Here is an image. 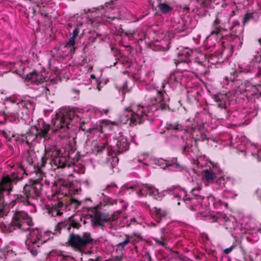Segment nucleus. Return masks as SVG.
I'll return each mask as SVG.
<instances>
[{
  "mask_svg": "<svg viewBox=\"0 0 261 261\" xmlns=\"http://www.w3.org/2000/svg\"><path fill=\"white\" fill-rule=\"evenodd\" d=\"M24 172L23 168L18 167L16 172L12 170L11 171L10 176H3L0 182V191L10 192L11 190L12 182L21 179ZM41 189L42 185L38 182L32 185H26L23 188L24 195H17L16 197L14 196L11 201H6L0 192V217L7 215L9 213L10 206H13L17 203H18L19 205L33 206L34 204L31 200L39 196Z\"/></svg>",
  "mask_w": 261,
  "mask_h": 261,
  "instance_id": "1",
  "label": "nucleus"
},
{
  "mask_svg": "<svg viewBox=\"0 0 261 261\" xmlns=\"http://www.w3.org/2000/svg\"><path fill=\"white\" fill-rule=\"evenodd\" d=\"M169 98L165 92L153 88L147 92L143 105H132L126 109L121 121L124 123L136 125L142 123L147 117L159 109L164 110L168 107Z\"/></svg>",
  "mask_w": 261,
  "mask_h": 261,
  "instance_id": "2",
  "label": "nucleus"
},
{
  "mask_svg": "<svg viewBox=\"0 0 261 261\" xmlns=\"http://www.w3.org/2000/svg\"><path fill=\"white\" fill-rule=\"evenodd\" d=\"M109 111V108H106L102 110L92 109L81 114L73 111H68L64 109L60 110L57 113L55 118L52 120V129L54 131L63 132L69 127L70 123L73 124L78 122L83 124L87 123L88 121L82 120V119H85L87 117H88V119H90L93 112L100 114H107Z\"/></svg>",
  "mask_w": 261,
  "mask_h": 261,
  "instance_id": "3",
  "label": "nucleus"
},
{
  "mask_svg": "<svg viewBox=\"0 0 261 261\" xmlns=\"http://www.w3.org/2000/svg\"><path fill=\"white\" fill-rule=\"evenodd\" d=\"M233 14H225V13H219L217 16L216 20L213 22L214 29L211 31L210 36L206 39V44H207L208 39L211 36L218 35L222 31H231V36L236 37L240 40L242 38L243 29L240 25L238 21H234L232 25H230L229 20L231 16Z\"/></svg>",
  "mask_w": 261,
  "mask_h": 261,
  "instance_id": "4",
  "label": "nucleus"
},
{
  "mask_svg": "<svg viewBox=\"0 0 261 261\" xmlns=\"http://www.w3.org/2000/svg\"><path fill=\"white\" fill-rule=\"evenodd\" d=\"M202 186L198 185L197 188H194L192 191L193 197H188L186 191L178 186H174L169 189V193L176 198H179L184 202L188 207L194 211H197L199 213H202L203 206H206V204H203V197L199 196L196 191H199L201 189Z\"/></svg>",
  "mask_w": 261,
  "mask_h": 261,
  "instance_id": "5",
  "label": "nucleus"
},
{
  "mask_svg": "<svg viewBox=\"0 0 261 261\" xmlns=\"http://www.w3.org/2000/svg\"><path fill=\"white\" fill-rule=\"evenodd\" d=\"M106 144H109L112 150L116 153H121L126 151L129 148L127 139L124 137L121 132H119L112 138H110L107 143L95 142L92 148V152L95 154H98L102 152L105 149Z\"/></svg>",
  "mask_w": 261,
  "mask_h": 261,
  "instance_id": "6",
  "label": "nucleus"
},
{
  "mask_svg": "<svg viewBox=\"0 0 261 261\" xmlns=\"http://www.w3.org/2000/svg\"><path fill=\"white\" fill-rule=\"evenodd\" d=\"M53 233L50 231L42 232L38 228L30 230L25 242L26 247L32 255L36 256L38 254V250L40 246L50 238H53Z\"/></svg>",
  "mask_w": 261,
  "mask_h": 261,
  "instance_id": "7",
  "label": "nucleus"
},
{
  "mask_svg": "<svg viewBox=\"0 0 261 261\" xmlns=\"http://www.w3.org/2000/svg\"><path fill=\"white\" fill-rule=\"evenodd\" d=\"M33 222L31 218L23 210L16 209L10 223L5 224L6 231L12 232L16 228L21 231L30 229Z\"/></svg>",
  "mask_w": 261,
  "mask_h": 261,
  "instance_id": "8",
  "label": "nucleus"
},
{
  "mask_svg": "<svg viewBox=\"0 0 261 261\" xmlns=\"http://www.w3.org/2000/svg\"><path fill=\"white\" fill-rule=\"evenodd\" d=\"M10 101L14 104V108L16 110L13 113L15 118L25 119V115H30L35 109V103L30 99H22L19 97H13L10 98Z\"/></svg>",
  "mask_w": 261,
  "mask_h": 261,
  "instance_id": "9",
  "label": "nucleus"
},
{
  "mask_svg": "<svg viewBox=\"0 0 261 261\" xmlns=\"http://www.w3.org/2000/svg\"><path fill=\"white\" fill-rule=\"evenodd\" d=\"M132 190L136 191L139 196L149 195L157 200H161L165 196V191L159 192V190L153 186L147 184H135L127 185L123 188V190Z\"/></svg>",
  "mask_w": 261,
  "mask_h": 261,
  "instance_id": "10",
  "label": "nucleus"
},
{
  "mask_svg": "<svg viewBox=\"0 0 261 261\" xmlns=\"http://www.w3.org/2000/svg\"><path fill=\"white\" fill-rule=\"evenodd\" d=\"M58 153L57 150H49L45 147V154L42 158L43 162L45 165L49 166L51 169L54 170L66 166L69 167L70 164L66 162V159L64 156H57Z\"/></svg>",
  "mask_w": 261,
  "mask_h": 261,
  "instance_id": "11",
  "label": "nucleus"
},
{
  "mask_svg": "<svg viewBox=\"0 0 261 261\" xmlns=\"http://www.w3.org/2000/svg\"><path fill=\"white\" fill-rule=\"evenodd\" d=\"M50 129V125L41 120L37 125L31 127L29 133H27L26 136L22 135V141L29 145L36 140L37 136L46 138Z\"/></svg>",
  "mask_w": 261,
  "mask_h": 261,
  "instance_id": "12",
  "label": "nucleus"
},
{
  "mask_svg": "<svg viewBox=\"0 0 261 261\" xmlns=\"http://www.w3.org/2000/svg\"><path fill=\"white\" fill-rule=\"evenodd\" d=\"M207 63L206 55L201 53H198L195 58L187 63L189 69L188 71L191 73V78L192 74L204 75L207 73L208 68L206 66Z\"/></svg>",
  "mask_w": 261,
  "mask_h": 261,
  "instance_id": "13",
  "label": "nucleus"
},
{
  "mask_svg": "<svg viewBox=\"0 0 261 261\" xmlns=\"http://www.w3.org/2000/svg\"><path fill=\"white\" fill-rule=\"evenodd\" d=\"M101 16L99 15L94 18L93 21L98 23L110 22L119 16L118 8L116 7L113 2L106 3L102 7Z\"/></svg>",
  "mask_w": 261,
  "mask_h": 261,
  "instance_id": "14",
  "label": "nucleus"
},
{
  "mask_svg": "<svg viewBox=\"0 0 261 261\" xmlns=\"http://www.w3.org/2000/svg\"><path fill=\"white\" fill-rule=\"evenodd\" d=\"M92 239L89 233L85 232L82 236L71 234L68 239L69 245L74 249L82 251L87 244L91 243Z\"/></svg>",
  "mask_w": 261,
  "mask_h": 261,
  "instance_id": "15",
  "label": "nucleus"
},
{
  "mask_svg": "<svg viewBox=\"0 0 261 261\" xmlns=\"http://www.w3.org/2000/svg\"><path fill=\"white\" fill-rule=\"evenodd\" d=\"M191 73L186 69L184 71H175L171 73L168 83L172 87H176L178 85H186L191 80Z\"/></svg>",
  "mask_w": 261,
  "mask_h": 261,
  "instance_id": "16",
  "label": "nucleus"
},
{
  "mask_svg": "<svg viewBox=\"0 0 261 261\" xmlns=\"http://www.w3.org/2000/svg\"><path fill=\"white\" fill-rule=\"evenodd\" d=\"M48 73L44 70L40 72L33 71L27 75L26 80L33 84L38 85L48 80Z\"/></svg>",
  "mask_w": 261,
  "mask_h": 261,
  "instance_id": "17",
  "label": "nucleus"
},
{
  "mask_svg": "<svg viewBox=\"0 0 261 261\" xmlns=\"http://www.w3.org/2000/svg\"><path fill=\"white\" fill-rule=\"evenodd\" d=\"M216 221L218 223L225 225L226 229L231 230L234 228L236 221L234 217H227L225 214H219L216 216Z\"/></svg>",
  "mask_w": 261,
  "mask_h": 261,
  "instance_id": "18",
  "label": "nucleus"
},
{
  "mask_svg": "<svg viewBox=\"0 0 261 261\" xmlns=\"http://www.w3.org/2000/svg\"><path fill=\"white\" fill-rule=\"evenodd\" d=\"M187 87V97L191 102H197L200 96L201 88L197 86L190 87L189 83L186 85Z\"/></svg>",
  "mask_w": 261,
  "mask_h": 261,
  "instance_id": "19",
  "label": "nucleus"
},
{
  "mask_svg": "<svg viewBox=\"0 0 261 261\" xmlns=\"http://www.w3.org/2000/svg\"><path fill=\"white\" fill-rule=\"evenodd\" d=\"M212 166V169H206L203 170L204 179L206 182L205 183L206 186H208L209 184H214L216 179L218 177L216 175V172L218 168L217 164L214 165L213 163Z\"/></svg>",
  "mask_w": 261,
  "mask_h": 261,
  "instance_id": "20",
  "label": "nucleus"
},
{
  "mask_svg": "<svg viewBox=\"0 0 261 261\" xmlns=\"http://www.w3.org/2000/svg\"><path fill=\"white\" fill-rule=\"evenodd\" d=\"M214 184L216 189H222L227 186H232L233 184V180L228 176L223 175L218 177Z\"/></svg>",
  "mask_w": 261,
  "mask_h": 261,
  "instance_id": "21",
  "label": "nucleus"
},
{
  "mask_svg": "<svg viewBox=\"0 0 261 261\" xmlns=\"http://www.w3.org/2000/svg\"><path fill=\"white\" fill-rule=\"evenodd\" d=\"M91 221L93 226H103L107 223L108 219L106 216L101 213H96L91 216Z\"/></svg>",
  "mask_w": 261,
  "mask_h": 261,
  "instance_id": "22",
  "label": "nucleus"
},
{
  "mask_svg": "<svg viewBox=\"0 0 261 261\" xmlns=\"http://www.w3.org/2000/svg\"><path fill=\"white\" fill-rule=\"evenodd\" d=\"M202 202H203V204H206L207 205L206 206H203V210L206 208L207 207L217 208L221 206L222 204L225 205H226V203H222L219 199L216 198L212 195H210L207 197V202H205V201Z\"/></svg>",
  "mask_w": 261,
  "mask_h": 261,
  "instance_id": "23",
  "label": "nucleus"
},
{
  "mask_svg": "<svg viewBox=\"0 0 261 261\" xmlns=\"http://www.w3.org/2000/svg\"><path fill=\"white\" fill-rule=\"evenodd\" d=\"M194 54L193 51L188 48H186L178 53V57L175 63L176 65L182 63H188L187 59Z\"/></svg>",
  "mask_w": 261,
  "mask_h": 261,
  "instance_id": "24",
  "label": "nucleus"
},
{
  "mask_svg": "<svg viewBox=\"0 0 261 261\" xmlns=\"http://www.w3.org/2000/svg\"><path fill=\"white\" fill-rule=\"evenodd\" d=\"M194 54L193 51L188 48H186L178 53V57L175 63L176 65L182 63H188L187 59Z\"/></svg>",
  "mask_w": 261,
  "mask_h": 261,
  "instance_id": "25",
  "label": "nucleus"
},
{
  "mask_svg": "<svg viewBox=\"0 0 261 261\" xmlns=\"http://www.w3.org/2000/svg\"><path fill=\"white\" fill-rule=\"evenodd\" d=\"M167 213L165 211L157 207H154L153 209L152 216L154 218H156L158 223H159L162 218L166 216Z\"/></svg>",
  "mask_w": 261,
  "mask_h": 261,
  "instance_id": "26",
  "label": "nucleus"
},
{
  "mask_svg": "<svg viewBox=\"0 0 261 261\" xmlns=\"http://www.w3.org/2000/svg\"><path fill=\"white\" fill-rule=\"evenodd\" d=\"M79 33V30L78 28L75 29L72 33V37L70 38L69 41L67 42L66 47H69L70 48V51H72V50H74V48H72V47L74 46L75 44V39L76 37H77L78 34Z\"/></svg>",
  "mask_w": 261,
  "mask_h": 261,
  "instance_id": "27",
  "label": "nucleus"
},
{
  "mask_svg": "<svg viewBox=\"0 0 261 261\" xmlns=\"http://www.w3.org/2000/svg\"><path fill=\"white\" fill-rule=\"evenodd\" d=\"M118 123L115 121H111L109 120H103L101 122V127L102 128H108L111 130L114 127L117 126Z\"/></svg>",
  "mask_w": 261,
  "mask_h": 261,
  "instance_id": "28",
  "label": "nucleus"
},
{
  "mask_svg": "<svg viewBox=\"0 0 261 261\" xmlns=\"http://www.w3.org/2000/svg\"><path fill=\"white\" fill-rule=\"evenodd\" d=\"M158 7L159 9L164 13H167L172 10V8L165 3H161L159 4Z\"/></svg>",
  "mask_w": 261,
  "mask_h": 261,
  "instance_id": "29",
  "label": "nucleus"
},
{
  "mask_svg": "<svg viewBox=\"0 0 261 261\" xmlns=\"http://www.w3.org/2000/svg\"><path fill=\"white\" fill-rule=\"evenodd\" d=\"M193 133H191V137L193 138H194L196 140H206L207 139V137H206V135L204 134V133H200V136L199 137H195V135L194 134V133H196V132H199V130H196V129H194V130H193Z\"/></svg>",
  "mask_w": 261,
  "mask_h": 261,
  "instance_id": "30",
  "label": "nucleus"
},
{
  "mask_svg": "<svg viewBox=\"0 0 261 261\" xmlns=\"http://www.w3.org/2000/svg\"><path fill=\"white\" fill-rule=\"evenodd\" d=\"M197 2L203 7L207 6L210 3H216V4L219 3V0H197Z\"/></svg>",
  "mask_w": 261,
  "mask_h": 261,
  "instance_id": "31",
  "label": "nucleus"
},
{
  "mask_svg": "<svg viewBox=\"0 0 261 261\" xmlns=\"http://www.w3.org/2000/svg\"><path fill=\"white\" fill-rule=\"evenodd\" d=\"M148 158L149 157L147 154H144L138 157V161L139 163H142L143 165H148Z\"/></svg>",
  "mask_w": 261,
  "mask_h": 261,
  "instance_id": "32",
  "label": "nucleus"
},
{
  "mask_svg": "<svg viewBox=\"0 0 261 261\" xmlns=\"http://www.w3.org/2000/svg\"><path fill=\"white\" fill-rule=\"evenodd\" d=\"M49 213L53 217L59 216L62 214L60 210L56 207H51L49 211Z\"/></svg>",
  "mask_w": 261,
  "mask_h": 261,
  "instance_id": "33",
  "label": "nucleus"
},
{
  "mask_svg": "<svg viewBox=\"0 0 261 261\" xmlns=\"http://www.w3.org/2000/svg\"><path fill=\"white\" fill-rule=\"evenodd\" d=\"M118 189L117 186L114 183H111L108 185L106 189L110 192H116V190Z\"/></svg>",
  "mask_w": 261,
  "mask_h": 261,
  "instance_id": "34",
  "label": "nucleus"
},
{
  "mask_svg": "<svg viewBox=\"0 0 261 261\" xmlns=\"http://www.w3.org/2000/svg\"><path fill=\"white\" fill-rule=\"evenodd\" d=\"M130 242V238L129 236H126V238L124 240L119 244H118V246L121 248H123L127 244H128Z\"/></svg>",
  "mask_w": 261,
  "mask_h": 261,
  "instance_id": "35",
  "label": "nucleus"
},
{
  "mask_svg": "<svg viewBox=\"0 0 261 261\" xmlns=\"http://www.w3.org/2000/svg\"><path fill=\"white\" fill-rule=\"evenodd\" d=\"M167 128L168 129L179 130L180 127L176 123H167Z\"/></svg>",
  "mask_w": 261,
  "mask_h": 261,
  "instance_id": "36",
  "label": "nucleus"
},
{
  "mask_svg": "<svg viewBox=\"0 0 261 261\" xmlns=\"http://www.w3.org/2000/svg\"><path fill=\"white\" fill-rule=\"evenodd\" d=\"M252 19H253V14L247 13L244 16L243 23L245 24L247 23L249 20Z\"/></svg>",
  "mask_w": 261,
  "mask_h": 261,
  "instance_id": "37",
  "label": "nucleus"
},
{
  "mask_svg": "<svg viewBox=\"0 0 261 261\" xmlns=\"http://www.w3.org/2000/svg\"><path fill=\"white\" fill-rule=\"evenodd\" d=\"M58 257L61 260H62V259L68 260V259H72V258L70 256L63 255V254H62L59 255Z\"/></svg>",
  "mask_w": 261,
  "mask_h": 261,
  "instance_id": "38",
  "label": "nucleus"
},
{
  "mask_svg": "<svg viewBox=\"0 0 261 261\" xmlns=\"http://www.w3.org/2000/svg\"><path fill=\"white\" fill-rule=\"evenodd\" d=\"M155 241L156 243H158L160 245H161L162 246L165 245V240H164V238H161L160 239H156V240H155Z\"/></svg>",
  "mask_w": 261,
  "mask_h": 261,
  "instance_id": "39",
  "label": "nucleus"
},
{
  "mask_svg": "<svg viewBox=\"0 0 261 261\" xmlns=\"http://www.w3.org/2000/svg\"><path fill=\"white\" fill-rule=\"evenodd\" d=\"M216 101H217V102H219V101H220V102H220V103L218 104L219 107H220V108H224V103L222 101H221V100H220V98H219V97H217L216 98Z\"/></svg>",
  "mask_w": 261,
  "mask_h": 261,
  "instance_id": "40",
  "label": "nucleus"
},
{
  "mask_svg": "<svg viewBox=\"0 0 261 261\" xmlns=\"http://www.w3.org/2000/svg\"><path fill=\"white\" fill-rule=\"evenodd\" d=\"M233 248V246H231L229 248H226L224 250V253L225 254H228L232 251Z\"/></svg>",
  "mask_w": 261,
  "mask_h": 261,
  "instance_id": "41",
  "label": "nucleus"
},
{
  "mask_svg": "<svg viewBox=\"0 0 261 261\" xmlns=\"http://www.w3.org/2000/svg\"><path fill=\"white\" fill-rule=\"evenodd\" d=\"M189 149H190V148L189 147H185L184 148V151L185 152H189Z\"/></svg>",
  "mask_w": 261,
  "mask_h": 261,
  "instance_id": "42",
  "label": "nucleus"
},
{
  "mask_svg": "<svg viewBox=\"0 0 261 261\" xmlns=\"http://www.w3.org/2000/svg\"><path fill=\"white\" fill-rule=\"evenodd\" d=\"M44 90H45V91L44 92H45V94L46 95L47 94V92L49 91V89L47 87H45L44 88Z\"/></svg>",
  "mask_w": 261,
  "mask_h": 261,
  "instance_id": "43",
  "label": "nucleus"
},
{
  "mask_svg": "<svg viewBox=\"0 0 261 261\" xmlns=\"http://www.w3.org/2000/svg\"><path fill=\"white\" fill-rule=\"evenodd\" d=\"M77 192V190L76 191L71 192V190L70 189V192H69V194H75Z\"/></svg>",
  "mask_w": 261,
  "mask_h": 261,
  "instance_id": "44",
  "label": "nucleus"
},
{
  "mask_svg": "<svg viewBox=\"0 0 261 261\" xmlns=\"http://www.w3.org/2000/svg\"><path fill=\"white\" fill-rule=\"evenodd\" d=\"M134 221L135 222H136H136H137V223H138V224H141V223H142V221H140V220H139V221H136V219H135V218L134 219Z\"/></svg>",
  "mask_w": 261,
  "mask_h": 261,
  "instance_id": "45",
  "label": "nucleus"
},
{
  "mask_svg": "<svg viewBox=\"0 0 261 261\" xmlns=\"http://www.w3.org/2000/svg\"><path fill=\"white\" fill-rule=\"evenodd\" d=\"M193 163H194V164H197V166H199V162H198V161H197L194 160V161H193Z\"/></svg>",
  "mask_w": 261,
  "mask_h": 261,
  "instance_id": "46",
  "label": "nucleus"
},
{
  "mask_svg": "<svg viewBox=\"0 0 261 261\" xmlns=\"http://www.w3.org/2000/svg\"><path fill=\"white\" fill-rule=\"evenodd\" d=\"M29 162H30V163L31 164H33V162H34V161H33V160L32 159H31V160H30H30H29Z\"/></svg>",
  "mask_w": 261,
  "mask_h": 261,
  "instance_id": "47",
  "label": "nucleus"
},
{
  "mask_svg": "<svg viewBox=\"0 0 261 261\" xmlns=\"http://www.w3.org/2000/svg\"><path fill=\"white\" fill-rule=\"evenodd\" d=\"M124 90H125V86L124 85L122 89V92H123Z\"/></svg>",
  "mask_w": 261,
  "mask_h": 261,
  "instance_id": "48",
  "label": "nucleus"
},
{
  "mask_svg": "<svg viewBox=\"0 0 261 261\" xmlns=\"http://www.w3.org/2000/svg\"><path fill=\"white\" fill-rule=\"evenodd\" d=\"M75 93H79V91L77 90H75V89H73V90Z\"/></svg>",
  "mask_w": 261,
  "mask_h": 261,
  "instance_id": "49",
  "label": "nucleus"
},
{
  "mask_svg": "<svg viewBox=\"0 0 261 261\" xmlns=\"http://www.w3.org/2000/svg\"><path fill=\"white\" fill-rule=\"evenodd\" d=\"M151 225L154 227L156 226V224L154 223H151Z\"/></svg>",
  "mask_w": 261,
  "mask_h": 261,
  "instance_id": "50",
  "label": "nucleus"
},
{
  "mask_svg": "<svg viewBox=\"0 0 261 261\" xmlns=\"http://www.w3.org/2000/svg\"><path fill=\"white\" fill-rule=\"evenodd\" d=\"M88 261H97V260L93 259H90L88 260Z\"/></svg>",
  "mask_w": 261,
  "mask_h": 261,
  "instance_id": "51",
  "label": "nucleus"
},
{
  "mask_svg": "<svg viewBox=\"0 0 261 261\" xmlns=\"http://www.w3.org/2000/svg\"><path fill=\"white\" fill-rule=\"evenodd\" d=\"M91 77H92V78H94V77H95L94 75H92H92H91Z\"/></svg>",
  "mask_w": 261,
  "mask_h": 261,
  "instance_id": "52",
  "label": "nucleus"
},
{
  "mask_svg": "<svg viewBox=\"0 0 261 261\" xmlns=\"http://www.w3.org/2000/svg\"><path fill=\"white\" fill-rule=\"evenodd\" d=\"M227 191H227V190H224V192L223 194H224V192H227Z\"/></svg>",
  "mask_w": 261,
  "mask_h": 261,
  "instance_id": "53",
  "label": "nucleus"
},
{
  "mask_svg": "<svg viewBox=\"0 0 261 261\" xmlns=\"http://www.w3.org/2000/svg\"><path fill=\"white\" fill-rule=\"evenodd\" d=\"M203 200H204V199L203 198ZM205 201H207V199H205V200H203V201H205V202H206Z\"/></svg>",
  "mask_w": 261,
  "mask_h": 261,
  "instance_id": "54",
  "label": "nucleus"
},
{
  "mask_svg": "<svg viewBox=\"0 0 261 261\" xmlns=\"http://www.w3.org/2000/svg\"><path fill=\"white\" fill-rule=\"evenodd\" d=\"M177 204H178V205H179V204H180V202H178Z\"/></svg>",
  "mask_w": 261,
  "mask_h": 261,
  "instance_id": "55",
  "label": "nucleus"
},
{
  "mask_svg": "<svg viewBox=\"0 0 261 261\" xmlns=\"http://www.w3.org/2000/svg\"><path fill=\"white\" fill-rule=\"evenodd\" d=\"M260 97H261V92L260 93Z\"/></svg>",
  "mask_w": 261,
  "mask_h": 261,
  "instance_id": "56",
  "label": "nucleus"
}]
</instances>
